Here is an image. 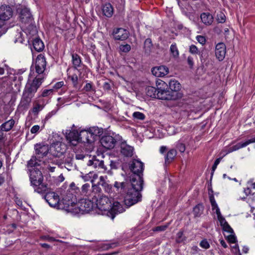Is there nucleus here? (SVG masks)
Instances as JSON below:
<instances>
[{"instance_id":"1","label":"nucleus","mask_w":255,"mask_h":255,"mask_svg":"<svg viewBox=\"0 0 255 255\" xmlns=\"http://www.w3.org/2000/svg\"><path fill=\"white\" fill-rule=\"evenodd\" d=\"M104 190L114 199H120L124 198L127 190L129 186L127 182L115 181L113 186L109 183H104Z\"/></svg>"},{"instance_id":"2","label":"nucleus","mask_w":255,"mask_h":255,"mask_svg":"<svg viewBox=\"0 0 255 255\" xmlns=\"http://www.w3.org/2000/svg\"><path fill=\"white\" fill-rule=\"evenodd\" d=\"M19 17L21 21L27 26H25V31L24 33L26 35L33 36L37 33L35 26L33 24V19L30 12L29 9L27 7L21 8L20 11Z\"/></svg>"},{"instance_id":"3","label":"nucleus","mask_w":255,"mask_h":255,"mask_svg":"<svg viewBox=\"0 0 255 255\" xmlns=\"http://www.w3.org/2000/svg\"><path fill=\"white\" fill-rule=\"evenodd\" d=\"M99 193L98 196L96 195L95 198L96 202V212L99 214H106L108 215V212H110L111 207V202L109 198L106 195Z\"/></svg>"},{"instance_id":"4","label":"nucleus","mask_w":255,"mask_h":255,"mask_svg":"<svg viewBox=\"0 0 255 255\" xmlns=\"http://www.w3.org/2000/svg\"><path fill=\"white\" fill-rule=\"evenodd\" d=\"M43 77H37L32 68L28 75V81L25 85L24 90L35 95L37 89L43 82Z\"/></svg>"},{"instance_id":"5","label":"nucleus","mask_w":255,"mask_h":255,"mask_svg":"<svg viewBox=\"0 0 255 255\" xmlns=\"http://www.w3.org/2000/svg\"><path fill=\"white\" fill-rule=\"evenodd\" d=\"M140 190L130 188L128 186L124 196V203L127 207L136 204L141 200Z\"/></svg>"},{"instance_id":"6","label":"nucleus","mask_w":255,"mask_h":255,"mask_svg":"<svg viewBox=\"0 0 255 255\" xmlns=\"http://www.w3.org/2000/svg\"><path fill=\"white\" fill-rule=\"evenodd\" d=\"M81 193L83 195L94 199L96 195L102 193V189L98 185H92L91 187L90 183H85L82 186Z\"/></svg>"},{"instance_id":"7","label":"nucleus","mask_w":255,"mask_h":255,"mask_svg":"<svg viewBox=\"0 0 255 255\" xmlns=\"http://www.w3.org/2000/svg\"><path fill=\"white\" fill-rule=\"evenodd\" d=\"M94 199L89 198L88 199H81L76 206L79 209V211L83 213H88L91 211H96V205Z\"/></svg>"},{"instance_id":"8","label":"nucleus","mask_w":255,"mask_h":255,"mask_svg":"<svg viewBox=\"0 0 255 255\" xmlns=\"http://www.w3.org/2000/svg\"><path fill=\"white\" fill-rule=\"evenodd\" d=\"M46 62L44 56L40 54L38 55L36 59L35 66H31L30 70L32 68L34 69V72L37 77H43L40 74H42L45 69Z\"/></svg>"},{"instance_id":"9","label":"nucleus","mask_w":255,"mask_h":255,"mask_svg":"<svg viewBox=\"0 0 255 255\" xmlns=\"http://www.w3.org/2000/svg\"><path fill=\"white\" fill-rule=\"evenodd\" d=\"M61 164L58 161V159L53 157L52 158L44 159L42 160L41 168L44 171L47 172H54L56 165H60Z\"/></svg>"},{"instance_id":"10","label":"nucleus","mask_w":255,"mask_h":255,"mask_svg":"<svg viewBox=\"0 0 255 255\" xmlns=\"http://www.w3.org/2000/svg\"><path fill=\"white\" fill-rule=\"evenodd\" d=\"M44 198L48 204L53 207H61V200H60L59 195L54 192H47L44 196Z\"/></svg>"},{"instance_id":"11","label":"nucleus","mask_w":255,"mask_h":255,"mask_svg":"<svg viewBox=\"0 0 255 255\" xmlns=\"http://www.w3.org/2000/svg\"><path fill=\"white\" fill-rule=\"evenodd\" d=\"M75 201L76 200L73 194L70 191H67L61 200V205H63V206H61V207L65 208L67 210H71L73 209L72 207L75 205L76 206Z\"/></svg>"},{"instance_id":"12","label":"nucleus","mask_w":255,"mask_h":255,"mask_svg":"<svg viewBox=\"0 0 255 255\" xmlns=\"http://www.w3.org/2000/svg\"><path fill=\"white\" fill-rule=\"evenodd\" d=\"M142 176V175L140 174L133 175L130 179V182L127 183V184L130 188L141 191L143 182Z\"/></svg>"},{"instance_id":"13","label":"nucleus","mask_w":255,"mask_h":255,"mask_svg":"<svg viewBox=\"0 0 255 255\" xmlns=\"http://www.w3.org/2000/svg\"><path fill=\"white\" fill-rule=\"evenodd\" d=\"M29 172V179L32 186L39 183L43 181V176L41 171L39 169H28Z\"/></svg>"},{"instance_id":"14","label":"nucleus","mask_w":255,"mask_h":255,"mask_svg":"<svg viewBox=\"0 0 255 255\" xmlns=\"http://www.w3.org/2000/svg\"><path fill=\"white\" fill-rule=\"evenodd\" d=\"M177 94L175 92L158 89L157 99L164 100H176L178 99Z\"/></svg>"},{"instance_id":"15","label":"nucleus","mask_w":255,"mask_h":255,"mask_svg":"<svg viewBox=\"0 0 255 255\" xmlns=\"http://www.w3.org/2000/svg\"><path fill=\"white\" fill-rule=\"evenodd\" d=\"M75 129L68 130L65 131V136L68 142L72 145H76L79 142V135Z\"/></svg>"},{"instance_id":"16","label":"nucleus","mask_w":255,"mask_h":255,"mask_svg":"<svg viewBox=\"0 0 255 255\" xmlns=\"http://www.w3.org/2000/svg\"><path fill=\"white\" fill-rule=\"evenodd\" d=\"M125 211V207L119 202L116 201L113 203L112 207L110 208V212H108V216L113 220L116 214L123 213Z\"/></svg>"},{"instance_id":"17","label":"nucleus","mask_w":255,"mask_h":255,"mask_svg":"<svg viewBox=\"0 0 255 255\" xmlns=\"http://www.w3.org/2000/svg\"><path fill=\"white\" fill-rule=\"evenodd\" d=\"M89 134L88 136V139L86 142L88 143L93 142L96 138L100 136L103 133L102 128H100L98 127H91L89 128Z\"/></svg>"},{"instance_id":"18","label":"nucleus","mask_w":255,"mask_h":255,"mask_svg":"<svg viewBox=\"0 0 255 255\" xmlns=\"http://www.w3.org/2000/svg\"><path fill=\"white\" fill-rule=\"evenodd\" d=\"M13 15L11 7L8 5H2L0 7V19L4 21L9 20Z\"/></svg>"},{"instance_id":"19","label":"nucleus","mask_w":255,"mask_h":255,"mask_svg":"<svg viewBox=\"0 0 255 255\" xmlns=\"http://www.w3.org/2000/svg\"><path fill=\"white\" fill-rule=\"evenodd\" d=\"M35 155L39 159L43 158L49 151L48 145L36 144L35 145Z\"/></svg>"},{"instance_id":"20","label":"nucleus","mask_w":255,"mask_h":255,"mask_svg":"<svg viewBox=\"0 0 255 255\" xmlns=\"http://www.w3.org/2000/svg\"><path fill=\"white\" fill-rule=\"evenodd\" d=\"M101 144L106 149H111L114 147L116 140L111 135H104L100 139Z\"/></svg>"},{"instance_id":"21","label":"nucleus","mask_w":255,"mask_h":255,"mask_svg":"<svg viewBox=\"0 0 255 255\" xmlns=\"http://www.w3.org/2000/svg\"><path fill=\"white\" fill-rule=\"evenodd\" d=\"M130 169L133 172V175H142L143 170V163L138 160L134 159L130 164Z\"/></svg>"},{"instance_id":"22","label":"nucleus","mask_w":255,"mask_h":255,"mask_svg":"<svg viewBox=\"0 0 255 255\" xmlns=\"http://www.w3.org/2000/svg\"><path fill=\"white\" fill-rule=\"evenodd\" d=\"M128 32L125 29L118 28L114 29L113 35L116 40H124L128 37Z\"/></svg>"},{"instance_id":"23","label":"nucleus","mask_w":255,"mask_h":255,"mask_svg":"<svg viewBox=\"0 0 255 255\" xmlns=\"http://www.w3.org/2000/svg\"><path fill=\"white\" fill-rule=\"evenodd\" d=\"M34 95L24 89L21 98L20 105L24 108H28L30 105L32 98Z\"/></svg>"},{"instance_id":"24","label":"nucleus","mask_w":255,"mask_h":255,"mask_svg":"<svg viewBox=\"0 0 255 255\" xmlns=\"http://www.w3.org/2000/svg\"><path fill=\"white\" fill-rule=\"evenodd\" d=\"M226 53V48L225 45L223 43H219L216 46L215 55L219 61H222Z\"/></svg>"},{"instance_id":"25","label":"nucleus","mask_w":255,"mask_h":255,"mask_svg":"<svg viewBox=\"0 0 255 255\" xmlns=\"http://www.w3.org/2000/svg\"><path fill=\"white\" fill-rule=\"evenodd\" d=\"M151 72L156 77H162L169 73V69L166 66L162 65L153 68Z\"/></svg>"},{"instance_id":"26","label":"nucleus","mask_w":255,"mask_h":255,"mask_svg":"<svg viewBox=\"0 0 255 255\" xmlns=\"http://www.w3.org/2000/svg\"><path fill=\"white\" fill-rule=\"evenodd\" d=\"M87 164L89 166H92L95 168L98 167L104 169V170L106 169V168L104 166V161L100 160L94 157L91 159L89 158L87 160Z\"/></svg>"},{"instance_id":"27","label":"nucleus","mask_w":255,"mask_h":255,"mask_svg":"<svg viewBox=\"0 0 255 255\" xmlns=\"http://www.w3.org/2000/svg\"><path fill=\"white\" fill-rule=\"evenodd\" d=\"M169 87L170 89V91L175 92L177 94L178 99L181 97V94L178 92L180 89L181 85L180 83L176 80H171L169 82Z\"/></svg>"},{"instance_id":"28","label":"nucleus","mask_w":255,"mask_h":255,"mask_svg":"<svg viewBox=\"0 0 255 255\" xmlns=\"http://www.w3.org/2000/svg\"><path fill=\"white\" fill-rule=\"evenodd\" d=\"M121 152L124 156L131 157L132 155L133 148L132 146L123 142L121 144Z\"/></svg>"},{"instance_id":"29","label":"nucleus","mask_w":255,"mask_h":255,"mask_svg":"<svg viewBox=\"0 0 255 255\" xmlns=\"http://www.w3.org/2000/svg\"><path fill=\"white\" fill-rule=\"evenodd\" d=\"M202 22L206 25H210L214 20L213 16L209 12H203L200 15Z\"/></svg>"},{"instance_id":"30","label":"nucleus","mask_w":255,"mask_h":255,"mask_svg":"<svg viewBox=\"0 0 255 255\" xmlns=\"http://www.w3.org/2000/svg\"><path fill=\"white\" fill-rule=\"evenodd\" d=\"M34 188V191L39 194H43L48 190L47 184L43 182V181L37 183L36 185L32 186Z\"/></svg>"},{"instance_id":"31","label":"nucleus","mask_w":255,"mask_h":255,"mask_svg":"<svg viewBox=\"0 0 255 255\" xmlns=\"http://www.w3.org/2000/svg\"><path fill=\"white\" fill-rule=\"evenodd\" d=\"M102 11L104 15L111 17L114 12L113 7L111 3H107L103 6Z\"/></svg>"},{"instance_id":"32","label":"nucleus","mask_w":255,"mask_h":255,"mask_svg":"<svg viewBox=\"0 0 255 255\" xmlns=\"http://www.w3.org/2000/svg\"><path fill=\"white\" fill-rule=\"evenodd\" d=\"M42 160L39 159L35 155L32 156L31 158L27 162V167H33L34 166L41 167Z\"/></svg>"},{"instance_id":"33","label":"nucleus","mask_w":255,"mask_h":255,"mask_svg":"<svg viewBox=\"0 0 255 255\" xmlns=\"http://www.w3.org/2000/svg\"><path fill=\"white\" fill-rule=\"evenodd\" d=\"M14 124V120L11 119L3 123L0 126V128L4 131H8L11 129Z\"/></svg>"},{"instance_id":"34","label":"nucleus","mask_w":255,"mask_h":255,"mask_svg":"<svg viewBox=\"0 0 255 255\" xmlns=\"http://www.w3.org/2000/svg\"><path fill=\"white\" fill-rule=\"evenodd\" d=\"M32 44L34 49L38 52L42 51L44 47L43 42L38 38H35L33 39Z\"/></svg>"},{"instance_id":"35","label":"nucleus","mask_w":255,"mask_h":255,"mask_svg":"<svg viewBox=\"0 0 255 255\" xmlns=\"http://www.w3.org/2000/svg\"><path fill=\"white\" fill-rule=\"evenodd\" d=\"M147 96L153 98H157L158 94V89H156L152 86H148L146 88Z\"/></svg>"},{"instance_id":"36","label":"nucleus","mask_w":255,"mask_h":255,"mask_svg":"<svg viewBox=\"0 0 255 255\" xmlns=\"http://www.w3.org/2000/svg\"><path fill=\"white\" fill-rule=\"evenodd\" d=\"M72 61L73 67L75 69H77L80 67L81 64V59L79 55L76 53H73L72 54Z\"/></svg>"},{"instance_id":"37","label":"nucleus","mask_w":255,"mask_h":255,"mask_svg":"<svg viewBox=\"0 0 255 255\" xmlns=\"http://www.w3.org/2000/svg\"><path fill=\"white\" fill-rule=\"evenodd\" d=\"M177 152L176 150L172 149L168 151L166 155L165 158V162L166 163H170L172 160L174 159V158L176 155Z\"/></svg>"},{"instance_id":"38","label":"nucleus","mask_w":255,"mask_h":255,"mask_svg":"<svg viewBox=\"0 0 255 255\" xmlns=\"http://www.w3.org/2000/svg\"><path fill=\"white\" fill-rule=\"evenodd\" d=\"M89 134V129L88 130H82L79 133V142H84L87 143L86 140L88 139V136Z\"/></svg>"},{"instance_id":"39","label":"nucleus","mask_w":255,"mask_h":255,"mask_svg":"<svg viewBox=\"0 0 255 255\" xmlns=\"http://www.w3.org/2000/svg\"><path fill=\"white\" fill-rule=\"evenodd\" d=\"M244 145V144L243 142H241L238 143L236 145L229 147L228 149L227 153H230L233 151L237 150L240 148L245 147V145Z\"/></svg>"},{"instance_id":"40","label":"nucleus","mask_w":255,"mask_h":255,"mask_svg":"<svg viewBox=\"0 0 255 255\" xmlns=\"http://www.w3.org/2000/svg\"><path fill=\"white\" fill-rule=\"evenodd\" d=\"M170 51L172 56L177 58L179 56V51L175 43L172 44L170 46Z\"/></svg>"},{"instance_id":"41","label":"nucleus","mask_w":255,"mask_h":255,"mask_svg":"<svg viewBox=\"0 0 255 255\" xmlns=\"http://www.w3.org/2000/svg\"><path fill=\"white\" fill-rule=\"evenodd\" d=\"M216 214L217 215L218 220H219L222 227L228 224L225 219L221 215L220 210L217 209V213H216Z\"/></svg>"},{"instance_id":"42","label":"nucleus","mask_w":255,"mask_h":255,"mask_svg":"<svg viewBox=\"0 0 255 255\" xmlns=\"http://www.w3.org/2000/svg\"><path fill=\"white\" fill-rule=\"evenodd\" d=\"M203 210V206L202 205L198 204L194 208L193 213L196 217L200 216L202 213Z\"/></svg>"},{"instance_id":"43","label":"nucleus","mask_w":255,"mask_h":255,"mask_svg":"<svg viewBox=\"0 0 255 255\" xmlns=\"http://www.w3.org/2000/svg\"><path fill=\"white\" fill-rule=\"evenodd\" d=\"M24 41V35L21 30L18 31L17 34L15 35L14 42H19L22 43Z\"/></svg>"},{"instance_id":"44","label":"nucleus","mask_w":255,"mask_h":255,"mask_svg":"<svg viewBox=\"0 0 255 255\" xmlns=\"http://www.w3.org/2000/svg\"><path fill=\"white\" fill-rule=\"evenodd\" d=\"M226 17L223 12L220 11L217 13V21L218 23H224L226 21Z\"/></svg>"},{"instance_id":"45","label":"nucleus","mask_w":255,"mask_h":255,"mask_svg":"<svg viewBox=\"0 0 255 255\" xmlns=\"http://www.w3.org/2000/svg\"><path fill=\"white\" fill-rule=\"evenodd\" d=\"M186 238L183 236V233L182 231L179 232L177 234L176 242L178 243H184L186 241Z\"/></svg>"},{"instance_id":"46","label":"nucleus","mask_w":255,"mask_h":255,"mask_svg":"<svg viewBox=\"0 0 255 255\" xmlns=\"http://www.w3.org/2000/svg\"><path fill=\"white\" fill-rule=\"evenodd\" d=\"M132 116L134 119L138 120H143L145 118V115L139 112H134L132 114Z\"/></svg>"},{"instance_id":"47","label":"nucleus","mask_w":255,"mask_h":255,"mask_svg":"<svg viewBox=\"0 0 255 255\" xmlns=\"http://www.w3.org/2000/svg\"><path fill=\"white\" fill-rule=\"evenodd\" d=\"M225 236L227 239L228 241L230 243H235L236 242V238L235 234L233 233H230L228 234H224Z\"/></svg>"},{"instance_id":"48","label":"nucleus","mask_w":255,"mask_h":255,"mask_svg":"<svg viewBox=\"0 0 255 255\" xmlns=\"http://www.w3.org/2000/svg\"><path fill=\"white\" fill-rule=\"evenodd\" d=\"M69 79H70L73 84V87L76 88L78 84V78L76 74H73L71 76H69Z\"/></svg>"},{"instance_id":"49","label":"nucleus","mask_w":255,"mask_h":255,"mask_svg":"<svg viewBox=\"0 0 255 255\" xmlns=\"http://www.w3.org/2000/svg\"><path fill=\"white\" fill-rule=\"evenodd\" d=\"M210 199L212 210L215 211L216 213H217V209L220 210V209L219 208L218 205L216 202L214 197L213 196L210 197Z\"/></svg>"},{"instance_id":"50","label":"nucleus","mask_w":255,"mask_h":255,"mask_svg":"<svg viewBox=\"0 0 255 255\" xmlns=\"http://www.w3.org/2000/svg\"><path fill=\"white\" fill-rule=\"evenodd\" d=\"M43 108V106L38 103H36L32 109V113L34 115H37L40 111Z\"/></svg>"},{"instance_id":"51","label":"nucleus","mask_w":255,"mask_h":255,"mask_svg":"<svg viewBox=\"0 0 255 255\" xmlns=\"http://www.w3.org/2000/svg\"><path fill=\"white\" fill-rule=\"evenodd\" d=\"M130 46L129 44L121 45L120 46V51L123 52H128L130 50Z\"/></svg>"},{"instance_id":"52","label":"nucleus","mask_w":255,"mask_h":255,"mask_svg":"<svg viewBox=\"0 0 255 255\" xmlns=\"http://www.w3.org/2000/svg\"><path fill=\"white\" fill-rule=\"evenodd\" d=\"M75 158L78 160H84L85 159L87 161L90 158V157L88 155H84L83 153H77L76 154Z\"/></svg>"},{"instance_id":"53","label":"nucleus","mask_w":255,"mask_h":255,"mask_svg":"<svg viewBox=\"0 0 255 255\" xmlns=\"http://www.w3.org/2000/svg\"><path fill=\"white\" fill-rule=\"evenodd\" d=\"M222 229L224 231L226 232L225 234H228L231 233H233V230L229 225V224H226V225L222 227Z\"/></svg>"},{"instance_id":"54","label":"nucleus","mask_w":255,"mask_h":255,"mask_svg":"<svg viewBox=\"0 0 255 255\" xmlns=\"http://www.w3.org/2000/svg\"><path fill=\"white\" fill-rule=\"evenodd\" d=\"M200 246L204 249H208L210 247L208 242L206 239L203 240L200 243Z\"/></svg>"},{"instance_id":"55","label":"nucleus","mask_w":255,"mask_h":255,"mask_svg":"<svg viewBox=\"0 0 255 255\" xmlns=\"http://www.w3.org/2000/svg\"><path fill=\"white\" fill-rule=\"evenodd\" d=\"M196 39L202 45L205 44L206 41L205 37L202 35H197L196 37Z\"/></svg>"},{"instance_id":"56","label":"nucleus","mask_w":255,"mask_h":255,"mask_svg":"<svg viewBox=\"0 0 255 255\" xmlns=\"http://www.w3.org/2000/svg\"><path fill=\"white\" fill-rule=\"evenodd\" d=\"M245 147H246L247 145L251 143H255V135L252 136L251 138L246 140L245 141H243Z\"/></svg>"},{"instance_id":"57","label":"nucleus","mask_w":255,"mask_h":255,"mask_svg":"<svg viewBox=\"0 0 255 255\" xmlns=\"http://www.w3.org/2000/svg\"><path fill=\"white\" fill-rule=\"evenodd\" d=\"M245 147H246L247 145L251 143H255V135L252 136L251 138L246 140L245 141H243Z\"/></svg>"},{"instance_id":"58","label":"nucleus","mask_w":255,"mask_h":255,"mask_svg":"<svg viewBox=\"0 0 255 255\" xmlns=\"http://www.w3.org/2000/svg\"><path fill=\"white\" fill-rule=\"evenodd\" d=\"M189 52L192 54H197L198 52V48L194 45H191L190 46Z\"/></svg>"},{"instance_id":"59","label":"nucleus","mask_w":255,"mask_h":255,"mask_svg":"<svg viewBox=\"0 0 255 255\" xmlns=\"http://www.w3.org/2000/svg\"><path fill=\"white\" fill-rule=\"evenodd\" d=\"M168 225H163V226H159L155 227L153 229V231L154 232H160L163 231L165 230V229L167 228Z\"/></svg>"},{"instance_id":"60","label":"nucleus","mask_w":255,"mask_h":255,"mask_svg":"<svg viewBox=\"0 0 255 255\" xmlns=\"http://www.w3.org/2000/svg\"><path fill=\"white\" fill-rule=\"evenodd\" d=\"M244 193L246 195H253L254 196L255 194V192H253V190L251 188H249L247 186L244 189Z\"/></svg>"},{"instance_id":"61","label":"nucleus","mask_w":255,"mask_h":255,"mask_svg":"<svg viewBox=\"0 0 255 255\" xmlns=\"http://www.w3.org/2000/svg\"><path fill=\"white\" fill-rule=\"evenodd\" d=\"M176 147L181 152H184L185 150V146L183 143L179 142L177 143Z\"/></svg>"},{"instance_id":"62","label":"nucleus","mask_w":255,"mask_h":255,"mask_svg":"<svg viewBox=\"0 0 255 255\" xmlns=\"http://www.w3.org/2000/svg\"><path fill=\"white\" fill-rule=\"evenodd\" d=\"M99 180H100V181L96 185H98L99 187H100V186L101 185L103 187V188L104 189V185H103L104 183H108L107 182H106L105 181V177H104L103 176H100V178H99Z\"/></svg>"},{"instance_id":"63","label":"nucleus","mask_w":255,"mask_h":255,"mask_svg":"<svg viewBox=\"0 0 255 255\" xmlns=\"http://www.w3.org/2000/svg\"><path fill=\"white\" fill-rule=\"evenodd\" d=\"M247 186L254 190L255 189V182L253 180H250L248 181Z\"/></svg>"},{"instance_id":"64","label":"nucleus","mask_w":255,"mask_h":255,"mask_svg":"<svg viewBox=\"0 0 255 255\" xmlns=\"http://www.w3.org/2000/svg\"><path fill=\"white\" fill-rule=\"evenodd\" d=\"M52 92H53V89H46V90H44L42 94H41V96L42 97H47L48 96V95H50L52 93Z\"/></svg>"}]
</instances>
